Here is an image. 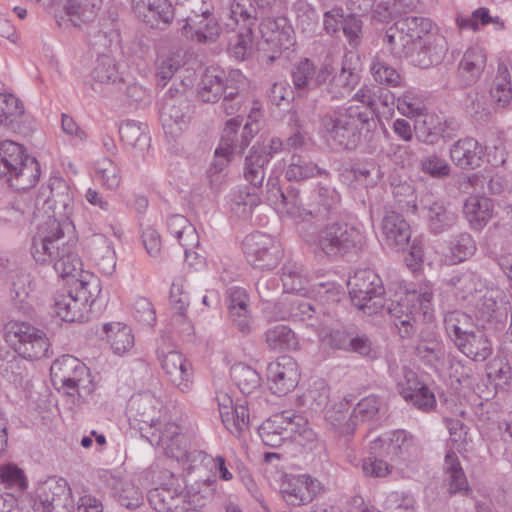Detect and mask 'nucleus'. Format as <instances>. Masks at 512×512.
<instances>
[{"label": "nucleus", "mask_w": 512, "mask_h": 512, "mask_svg": "<svg viewBox=\"0 0 512 512\" xmlns=\"http://www.w3.org/2000/svg\"><path fill=\"white\" fill-rule=\"evenodd\" d=\"M483 155V147L472 137L459 139L450 148L452 162L463 170H473L480 167Z\"/></svg>", "instance_id": "27"}, {"label": "nucleus", "mask_w": 512, "mask_h": 512, "mask_svg": "<svg viewBox=\"0 0 512 512\" xmlns=\"http://www.w3.org/2000/svg\"><path fill=\"white\" fill-rule=\"evenodd\" d=\"M327 92L333 99H342L347 97L355 88L360 80V76L355 67H352L346 58L342 64L341 70L335 75H331Z\"/></svg>", "instance_id": "36"}, {"label": "nucleus", "mask_w": 512, "mask_h": 512, "mask_svg": "<svg viewBox=\"0 0 512 512\" xmlns=\"http://www.w3.org/2000/svg\"><path fill=\"white\" fill-rule=\"evenodd\" d=\"M256 9L250 0H231L226 26L231 30L253 28L256 23Z\"/></svg>", "instance_id": "46"}, {"label": "nucleus", "mask_w": 512, "mask_h": 512, "mask_svg": "<svg viewBox=\"0 0 512 512\" xmlns=\"http://www.w3.org/2000/svg\"><path fill=\"white\" fill-rule=\"evenodd\" d=\"M7 338L14 351L23 359L39 360L48 355L50 343L46 334L28 323H11Z\"/></svg>", "instance_id": "9"}, {"label": "nucleus", "mask_w": 512, "mask_h": 512, "mask_svg": "<svg viewBox=\"0 0 512 512\" xmlns=\"http://www.w3.org/2000/svg\"><path fill=\"white\" fill-rule=\"evenodd\" d=\"M121 140L130 146L143 149L149 145L150 138L144 132L141 123L134 120H127L119 126Z\"/></svg>", "instance_id": "59"}, {"label": "nucleus", "mask_w": 512, "mask_h": 512, "mask_svg": "<svg viewBox=\"0 0 512 512\" xmlns=\"http://www.w3.org/2000/svg\"><path fill=\"white\" fill-rule=\"evenodd\" d=\"M340 202L341 197L335 188L318 184L305 198V216L325 220L338 212Z\"/></svg>", "instance_id": "20"}, {"label": "nucleus", "mask_w": 512, "mask_h": 512, "mask_svg": "<svg viewBox=\"0 0 512 512\" xmlns=\"http://www.w3.org/2000/svg\"><path fill=\"white\" fill-rule=\"evenodd\" d=\"M231 379L240 392L246 396L258 393L262 389V378L258 371L244 363L231 367Z\"/></svg>", "instance_id": "44"}, {"label": "nucleus", "mask_w": 512, "mask_h": 512, "mask_svg": "<svg viewBox=\"0 0 512 512\" xmlns=\"http://www.w3.org/2000/svg\"><path fill=\"white\" fill-rule=\"evenodd\" d=\"M317 176L329 177L330 172L307 158L300 155H292L290 163L285 170V178L288 181L301 182Z\"/></svg>", "instance_id": "40"}, {"label": "nucleus", "mask_w": 512, "mask_h": 512, "mask_svg": "<svg viewBox=\"0 0 512 512\" xmlns=\"http://www.w3.org/2000/svg\"><path fill=\"white\" fill-rule=\"evenodd\" d=\"M253 189L247 186L238 187L230 194L231 209L238 212L242 207V213H251L253 208L261 203V198Z\"/></svg>", "instance_id": "57"}, {"label": "nucleus", "mask_w": 512, "mask_h": 512, "mask_svg": "<svg viewBox=\"0 0 512 512\" xmlns=\"http://www.w3.org/2000/svg\"><path fill=\"white\" fill-rule=\"evenodd\" d=\"M374 119L361 105L339 107L320 119V135L333 150H355L361 139V131L371 129Z\"/></svg>", "instance_id": "3"}, {"label": "nucleus", "mask_w": 512, "mask_h": 512, "mask_svg": "<svg viewBox=\"0 0 512 512\" xmlns=\"http://www.w3.org/2000/svg\"><path fill=\"white\" fill-rule=\"evenodd\" d=\"M111 489L119 504L126 508H137L143 502L142 492L128 479L113 478Z\"/></svg>", "instance_id": "49"}, {"label": "nucleus", "mask_w": 512, "mask_h": 512, "mask_svg": "<svg viewBox=\"0 0 512 512\" xmlns=\"http://www.w3.org/2000/svg\"><path fill=\"white\" fill-rule=\"evenodd\" d=\"M275 310L276 320L300 323L316 334L322 325L314 306L307 299L299 296L284 297L275 304Z\"/></svg>", "instance_id": "14"}, {"label": "nucleus", "mask_w": 512, "mask_h": 512, "mask_svg": "<svg viewBox=\"0 0 512 512\" xmlns=\"http://www.w3.org/2000/svg\"><path fill=\"white\" fill-rule=\"evenodd\" d=\"M432 29L433 23L428 18L402 17L386 29L384 43L394 57L402 59L412 48H417L422 35L430 34Z\"/></svg>", "instance_id": "6"}, {"label": "nucleus", "mask_w": 512, "mask_h": 512, "mask_svg": "<svg viewBox=\"0 0 512 512\" xmlns=\"http://www.w3.org/2000/svg\"><path fill=\"white\" fill-rule=\"evenodd\" d=\"M449 250L452 261L459 263L475 253L476 243L469 233L462 232L452 237L449 242Z\"/></svg>", "instance_id": "58"}, {"label": "nucleus", "mask_w": 512, "mask_h": 512, "mask_svg": "<svg viewBox=\"0 0 512 512\" xmlns=\"http://www.w3.org/2000/svg\"><path fill=\"white\" fill-rule=\"evenodd\" d=\"M312 291L321 304L328 306L340 302L345 296L342 287L333 281L315 283L312 286Z\"/></svg>", "instance_id": "63"}, {"label": "nucleus", "mask_w": 512, "mask_h": 512, "mask_svg": "<svg viewBox=\"0 0 512 512\" xmlns=\"http://www.w3.org/2000/svg\"><path fill=\"white\" fill-rule=\"evenodd\" d=\"M444 482L450 495L467 496L471 491L467 477L454 452L447 453L444 462Z\"/></svg>", "instance_id": "37"}, {"label": "nucleus", "mask_w": 512, "mask_h": 512, "mask_svg": "<svg viewBox=\"0 0 512 512\" xmlns=\"http://www.w3.org/2000/svg\"><path fill=\"white\" fill-rule=\"evenodd\" d=\"M455 346L469 359L475 362L487 360L493 352L492 342L481 330H473L457 341Z\"/></svg>", "instance_id": "32"}, {"label": "nucleus", "mask_w": 512, "mask_h": 512, "mask_svg": "<svg viewBox=\"0 0 512 512\" xmlns=\"http://www.w3.org/2000/svg\"><path fill=\"white\" fill-rule=\"evenodd\" d=\"M486 65V54L480 47H471L466 50L460 63L459 73L465 78V84L475 83L481 76Z\"/></svg>", "instance_id": "43"}, {"label": "nucleus", "mask_w": 512, "mask_h": 512, "mask_svg": "<svg viewBox=\"0 0 512 512\" xmlns=\"http://www.w3.org/2000/svg\"><path fill=\"white\" fill-rule=\"evenodd\" d=\"M84 250L100 273L111 276L116 270V252L112 242L103 234L95 233L87 237Z\"/></svg>", "instance_id": "19"}, {"label": "nucleus", "mask_w": 512, "mask_h": 512, "mask_svg": "<svg viewBox=\"0 0 512 512\" xmlns=\"http://www.w3.org/2000/svg\"><path fill=\"white\" fill-rule=\"evenodd\" d=\"M463 214L470 227L480 231L493 218V201L485 196H470L464 203Z\"/></svg>", "instance_id": "31"}, {"label": "nucleus", "mask_w": 512, "mask_h": 512, "mask_svg": "<svg viewBox=\"0 0 512 512\" xmlns=\"http://www.w3.org/2000/svg\"><path fill=\"white\" fill-rule=\"evenodd\" d=\"M374 453L390 457L399 462H410L418 458L421 447L418 440L408 431L399 429L386 432L370 443Z\"/></svg>", "instance_id": "10"}, {"label": "nucleus", "mask_w": 512, "mask_h": 512, "mask_svg": "<svg viewBox=\"0 0 512 512\" xmlns=\"http://www.w3.org/2000/svg\"><path fill=\"white\" fill-rule=\"evenodd\" d=\"M444 326L446 333L454 344L460 338L465 337L471 331L473 326L472 318L461 311H449L444 316Z\"/></svg>", "instance_id": "52"}, {"label": "nucleus", "mask_w": 512, "mask_h": 512, "mask_svg": "<svg viewBox=\"0 0 512 512\" xmlns=\"http://www.w3.org/2000/svg\"><path fill=\"white\" fill-rule=\"evenodd\" d=\"M421 205L425 211L429 231L434 235L451 230L458 222L456 211L445 205L443 201L422 199Z\"/></svg>", "instance_id": "26"}, {"label": "nucleus", "mask_w": 512, "mask_h": 512, "mask_svg": "<svg viewBox=\"0 0 512 512\" xmlns=\"http://www.w3.org/2000/svg\"><path fill=\"white\" fill-rule=\"evenodd\" d=\"M490 98L494 107L504 109L508 107L512 100V80L509 67L504 62H500L497 67L490 91Z\"/></svg>", "instance_id": "38"}, {"label": "nucleus", "mask_w": 512, "mask_h": 512, "mask_svg": "<svg viewBox=\"0 0 512 512\" xmlns=\"http://www.w3.org/2000/svg\"><path fill=\"white\" fill-rule=\"evenodd\" d=\"M92 89L101 91L105 85H114L122 80L114 58L105 53L99 55L91 71Z\"/></svg>", "instance_id": "39"}, {"label": "nucleus", "mask_w": 512, "mask_h": 512, "mask_svg": "<svg viewBox=\"0 0 512 512\" xmlns=\"http://www.w3.org/2000/svg\"><path fill=\"white\" fill-rule=\"evenodd\" d=\"M364 242L365 236L359 226L336 221L318 231L316 245L327 257L335 259L360 249Z\"/></svg>", "instance_id": "7"}, {"label": "nucleus", "mask_w": 512, "mask_h": 512, "mask_svg": "<svg viewBox=\"0 0 512 512\" xmlns=\"http://www.w3.org/2000/svg\"><path fill=\"white\" fill-rule=\"evenodd\" d=\"M53 385L69 396L86 398L94 391L89 368L72 355H62L53 361L50 367Z\"/></svg>", "instance_id": "5"}, {"label": "nucleus", "mask_w": 512, "mask_h": 512, "mask_svg": "<svg viewBox=\"0 0 512 512\" xmlns=\"http://www.w3.org/2000/svg\"><path fill=\"white\" fill-rule=\"evenodd\" d=\"M36 493L42 512H72L74 509L72 491L64 478H48L38 485Z\"/></svg>", "instance_id": "13"}, {"label": "nucleus", "mask_w": 512, "mask_h": 512, "mask_svg": "<svg viewBox=\"0 0 512 512\" xmlns=\"http://www.w3.org/2000/svg\"><path fill=\"white\" fill-rule=\"evenodd\" d=\"M189 104L186 99H165L160 111V117L165 129L170 133L182 131L189 122Z\"/></svg>", "instance_id": "30"}, {"label": "nucleus", "mask_w": 512, "mask_h": 512, "mask_svg": "<svg viewBox=\"0 0 512 512\" xmlns=\"http://www.w3.org/2000/svg\"><path fill=\"white\" fill-rule=\"evenodd\" d=\"M296 23L303 32L315 31L318 24V14L316 9L306 0H297L292 7Z\"/></svg>", "instance_id": "62"}, {"label": "nucleus", "mask_w": 512, "mask_h": 512, "mask_svg": "<svg viewBox=\"0 0 512 512\" xmlns=\"http://www.w3.org/2000/svg\"><path fill=\"white\" fill-rule=\"evenodd\" d=\"M67 220L54 217L39 226L33 239L32 255L36 262L52 264L55 272L62 278L73 275L81 266V261L72 246L64 239V232L70 227Z\"/></svg>", "instance_id": "2"}, {"label": "nucleus", "mask_w": 512, "mask_h": 512, "mask_svg": "<svg viewBox=\"0 0 512 512\" xmlns=\"http://www.w3.org/2000/svg\"><path fill=\"white\" fill-rule=\"evenodd\" d=\"M151 444L160 447L166 456L179 459L185 454L182 446L180 428L176 423L168 422L152 433Z\"/></svg>", "instance_id": "33"}, {"label": "nucleus", "mask_w": 512, "mask_h": 512, "mask_svg": "<svg viewBox=\"0 0 512 512\" xmlns=\"http://www.w3.org/2000/svg\"><path fill=\"white\" fill-rule=\"evenodd\" d=\"M349 295L353 304L371 315L384 309L402 339L411 338L416 332V317L421 312L430 319L433 312V292L429 286L419 291H408L398 300L385 304L381 278L371 269L356 271L348 280Z\"/></svg>", "instance_id": "1"}, {"label": "nucleus", "mask_w": 512, "mask_h": 512, "mask_svg": "<svg viewBox=\"0 0 512 512\" xmlns=\"http://www.w3.org/2000/svg\"><path fill=\"white\" fill-rule=\"evenodd\" d=\"M267 348L274 352L295 350L298 347V339L294 331L283 324L270 327L264 334Z\"/></svg>", "instance_id": "45"}, {"label": "nucleus", "mask_w": 512, "mask_h": 512, "mask_svg": "<svg viewBox=\"0 0 512 512\" xmlns=\"http://www.w3.org/2000/svg\"><path fill=\"white\" fill-rule=\"evenodd\" d=\"M334 73L331 65L325 64L317 69L314 63L304 58L293 65L291 69V80L297 96L304 97L314 88L321 87Z\"/></svg>", "instance_id": "15"}, {"label": "nucleus", "mask_w": 512, "mask_h": 512, "mask_svg": "<svg viewBox=\"0 0 512 512\" xmlns=\"http://www.w3.org/2000/svg\"><path fill=\"white\" fill-rule=\"evenodd\" d=\"M132 8L137 19L152 29L164 30L174 19L169 0H132Z\"/></svg>", "instance_id": "16"}, {"label": "nucleus", "mask_w": 512, "mask_h": 512, "mask_svg": "<svg viewBox=\"0 0 512 512\" xmlns=\"http://www.w3.org/2000/svg\"><path fill=\"white\" fill-rule=\"evenodd\" d=\"M425 130L417 132V139L428 145H435L441 138H451L450 131H455L458 124L453 120H442L439 117L429 116L425 121Z\"/></svg>", "instance_id": "41"}, {"label": "nucleus", "mask_w": 512, "mask_h": 512, "mask_svg": "<svg viewBox=\"0 0 512 512\" xmlns=\"http://www.w3.org/2000/svg\"><path fill=\"white\" fill-rule=\"evenodd\" d=\"M95 177L109 190L116 189L121 179L119 168L109 158H102L95 163Z\"/></svg>", "instance_id": "61"}, {"label": "nucleus", "mask_w": 512, "mask_h": 512, "mask_svg": "<svg viewBox=\"0 0 512 512\" xmlns=\"http://www.w3.org/2000/svg\"><path fill=\"white\" fill-rule=\"evenodd\" d=\"M381 230L387 245L393 249H403L411 238V229L402 215L387 212L381 222Z\"/></svg>", "instance_id": "29"}, {"label": "nucleus", "mask_w": 512, "mask_h": 512, "mask_svg": "<svg viewBox=\"0 0 512 512\" xmlns=\"http://www.w3.org/2000/svg\"><path fill=\"white\" fill-rule=\"evenodd\" d=\"M81 289L77 291L76 295L72 293L57 294L54 298L53 310L54 313L65 322H76L84 319V312L86 311V304L92 296L86 295V287L81 284Z\"/></svg>", "instance_id": "25"}, {"label": "nucleus", "mask_w": 512, "mask_h": 512, "mask_svg": "<svg viewBox=\"0 0 512 512\" xmlns=\"http://www.w3.org/2000/svg\"><path fill=\"white\" fill-rule=\"evenodd\" d=\"M300 373L297 362L290 356H281L267 366V379L271 391L283 396L298 384Z\"/></svg>", "instance_id": "18"}, {"label": "nucleus", "mask_w": 512, "mask_h": 512, "mask_svg": "<svg viewBox=\"0 0 512 512\" xmlns=\"http://www.w3.org/2000/svg\"><path fill=\"white\" fill-rule=\"evenodd\" d=\"M382 406L379 397L369 395L361 399L353 408V418L356 420V426L359 422H366L375 419Z\"/></svg>", "instance_id": "64"}, {"label": "nucleus", "mask_w": 512, "mask_h": 512, "mask_svg": "<svg viewBox=\"0 0 512 512\" xmlns=\"http://www.w3.org/2000/svg\"><path fill=\"white\" fill-rule=\"evenodd\" d=\"M147 498L151 507L159 512L195 510L204 506V501L198 497V493L191 499V491L166 486L150 490Z\"/></svg>", "instance_id": "12"}, {"label": "nucleus", "mask_w": 512, "mask_h": 512, "mask_svg": "<svg viewBox=\"0 0 512 512\" xmlns=\"http://www.w3.org/2000/svg\"><path fill=\"white\" fill-rule=\"evenodd\" d=\"M355 330L356 329L353 326L334 328L330 330H326L321 326L317 332V336L323 343L328 344L331 348L348 352Z\"/></svg>", "instance_id": "54"}, {"label": "nucleus", "mask_w": 512, "mask_h": 512, "mask_svg": "<svg viewBox=\"0 0 512 512\" xmlns=\"http://www.w3.org/2000/svg\"><path fill=\"white\" fill-rule=\"evenodd\" d=\"M321 490V483L309 475H299L283 481L281 494L287 504L300 506L310 503Z\"/></svg>", "instance_id": "21"}, {"label": "nucleus", "mask_w": 512, "mask_h": 512, "mask_svg": "<svg viewBox=\"0 0 512 512\" xmlns=\"http://www.w3.org/2000/svg\"><path fill=\"white\" fill-rule=\"evenodd\" d=\"M104 331L114 353L123 354L133 347L134 335L128 325L121 322L106 323Z\"/></svg>", "instance_id": "48"}, {"label": "nucleus", "mask_w": 512, "mask_h": 512, "mask_svg": "<svg viewBox=\"0 0 512 512\" xmlns=\"http://www.w3.org/2000/svg\"><path fill=\"white\" fill-rule=\"evenodd\" d=\"M163 401L152 391H142L131 396L128 402V413L135 421L153 427L160 417Z\"/></svg>", "instance_id": "24"}, {"label": "nucleus", "mask_w": 512, "mask_h": 512, "mask_svg": "<svg viewBox=\"0 0 512 512\" xmlns=\"http://www.w3.org/2000/svg\"><path fill=\"white\" fill-rule=\"evenodd\" d=\"M245 77L239 70H233L229 76L215 67L205 70L198 86V96L203 102L215 103L227 91V84L244 82Z\"/></svg>", "instance_id": "17"}, {"label": "nucleus", "mask_w": 512, "mask_h": 512, "mask_svg": "<svg viewBox=\"0 0 512 512\" xmlns=\"http://www.w3.org/2000/svg\"><path fill=\"white\" fill-rule=\"evenodd\" d=\"M158 358L169 380L182 392L188 391L192 384V368L184 356L176 350H158Z\"/></svg>", "instance_id": "22"}, {"label": "nucleus", "mask_w": 512, "mask_h": 512, "mask_svg": "<svg viewBox=\"0 0 512 512\" xmlns=\"http://www.w3.org/2000/svg\"><path fill=\"white\" fill-rule=\"evenodd\" d=\"M24 114V105L11 93H0V127L14 129Z\"/></svg>", "instance_id": "50"}, {"label": "nucleus", "mask_w": 512, "mask_h": 512, "mask_svg": "<svg viewBox=\"0 0 512 512\" xmlns=\"http://www.w3.org/2000/svg\"><path fill=\"white\" fill-rule=\"evenodd\" d=\"M289 432V440L306 452H316L324 449V442L301 415L294 417V421L289 426Z\"/></svg>", "instance_id": "35"}, {"label": "nucleus", "mask_w": 512, "mask_h": 512, "mask_svg": "<svg viewBox=\"0 0 512 512\" xmlns=\"http://www.w3.org/2000/svg\"><path fill=\"white\" fill-rule=\"evenodd\" d=\"M234 31L236 34L229 40L228 51L236 60H244L252 49L253 28H239Z\"/></svg>", "instance_id": "60"}, {"label": "nucleus", "mask_w": 512, "mask_h": 512, "mask_svg": "<svg viewBox=\"0 0 512 512\" xmlns=\"http://www.w3.org/2000/svg\"><path fill=\"white\" fill-rule=\"evenodd\" d=\"M281 280L286 292H301L308 282L304 268L298 263H287L282 268Z\"/></svg>", "instance_id": "56"}, {"label": "nucleus", "mask_w": 512, "mask_h": 512, "mask_svg": "<svg viewBox=\"0 0 512 512\" xmlns=\"http://www.w3.org/2000/svg\"><path fill=\"white\" fill-rule=\"evenodd\" d=\"M267 164V156L265 154H257L250 149L249 154L245 158L243 176L253 189H259L262 186Z\"/></svg>", "instance_id": "53"}, {"label": "nucleus", "mask_w": 512, "mask_h": 512, "mask_svg": "<svg viewBox=\"0 0 512 512\" xmlns=\"http://www.w3.org/2000/svg\"><path fill=\"white\" fill-rule=\"evenodd\" d=\"M262 38L278 48L288 49L293 44L294 30L285 17H266L259 25Z\"/></svg>", "instance_id": "28"}, {"label": "nucleus", "mask_w": 512, "mask_h": 512, "mask_svg": "<svg viewBox=\"0 0 512 512\" xmlns=\"http://www.w3.org/2000/svg\"><path fill=\"white\" fill-rule=\"evenodd\" d=\"M447 285L462 299H466L469 295L480 289L481 280L475 272L466 270L453 275L447 280Z\"/></svg>", "instance_id": "55"}, {"label": "nucleus", "mask_w": 512, "mask_h": 512, "mask_svg": "<svg viewBox=\"0 0 512 512\" xmlns=\"http://www.w3.org/2000/svg\"><path fill=\"white\" fill-rule=\"evenodd\" d=\"M238 121L235 119H230L226 122V127L223 131V135L221 137L219 146L215 150L214 160L211 163L210 170L215 173L221 172L231 161L232 156L235 154L234 152V138L232 137V133L234 132L233 125H238Z\"/></svg>", "instance_id": "47"}, {"label": "nucleus", "mask_w": 512, "mask_h": 512, "mask_svg": "<svg viewBox=\"0 0 512 512\" xmlns=\"http://www.w3.org/2000/svg\"><path fill=\"white\" fill-rule=\"evenodd\" d=\"M447 51L445 39L442 36L422 35L417 48H412L405 58L414 66L426 69L441 62Z\"/></svg>", "instance_id": "23"}, {"label": "nucleus", "mask_w": 512, "mask_h": 512, "mask_svg": "<svg viewBox=\"0 0 512 512\" xmlns=\"http://www.w3.org/2000/svg\"><path fill=\"white\" fill-rule=\"evenodd\" d=\"M223 425L230 433L236 437H240L241 434L249 429L250 425V412L249 402L244 403L237 402L232 408V411L228 412L227 415L221 417Z\"/></svg>", "instance_id": "51"}, {"label": "nucleus", "mask_w": 512, "mask_h": 512, "mask_svg": "<svg viewBox=\"0 0 512 512\" xmlns=\"http://www.w3.org/2000/svg\"><path fill=\"white\" fill-rule=\"evenodd\" d=\"M190 13L183 19L182 34L198 43H213L221 33V26L203 0H188Z\"/></svg>", "instance_id": "8"}, {"label": "nucleus", "mask_w": 512, "mask_h": 512, "mask_svg": "<svg viewBox=\"0 0 512 512\" xmlns=\"http://www.w3.org/2000/svg\"><path fill=\"white\" fill-rule=\"evenodd\" d=\"M40 166L36 158L25 153L24 148L13 141L0 143V177L6 178L15 190H26L37 183Z\"/></svg>", "instance_id": "4"}, {"label": "nucleus", "mask_w": 512, "mask_h": 512, "mask_svg": "<svg viewBox=\"0 0 512 512\" xmlns=\"http://www.w3.org/2000/svg\"><path fill=\"white\" fill-rule=\"evenodd\" d=\"M325 421L339 435L350 436L356 430V420L350 413V403L346 399L335 403L325 412Z\"/></svg>", "instance_id": "34"}, {"label": "nucleus", "mask_w": 512, "mask_h": 512, "mask_svg": "<svg viewBox=\"0 0 512 512\" xmlns=\"http://www.w3.org/2000/svg\"><path fill=\"white\" fill-rule=\"evenodd\" d=\"M102 0H65L64 11L74 26L93 21L100 10Z\"/></svg>", "instance_id": "42"}, {"label": "nucleus", "mask_w": 512, "mask_h": 512, "mask_svg": "<svg viewBox=\"0 0 512 512\" xmlns=\"http://www.w3.org/2000/svg\"><path fill=\"white\" fill-rule=\"evenodd\" d=\"M243 251L250 265L259 270H272L282 258L280 244L270 235L255 232L243 240Z\"/></svg>", "instance_id": "11"}]
</instances>
